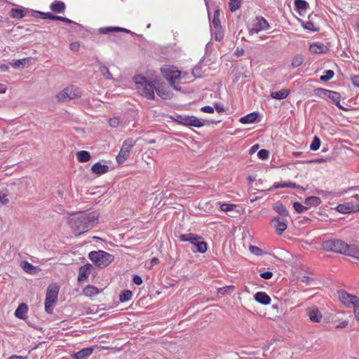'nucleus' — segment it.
<instances>
[{"label": "nucleus", "instance_id": "obj_1", "mask_svg": "<svg viewBox=\"0 0 359 359\" xmlns=\"http://www.w3.org/2000/svg\"><path fill=\"white\" fill-rule=\"evenodd\" d=\"M73 216L70 218L69 224L71 229L76 236H79L89 230L90 226H93L98 221V215L96 213L81 212L78 216L72 214Z\"/></svg>", "mask_w": 359, "mask_h": 359}, {"label": "nucleus", "instance_id": "obj_2", "mask_svg": "<svg viewBox=\"0 0 359 359\" xmlns=\"http://www.w3.org/2000/svg\"><path fill=\"white\" fill-rule=\"evenodd\" d=\"M161 72L170 85L172 86L175 90H177L180 89L175 86V83L180 81L182 79L185 78L187 75L186 73L180 72L175 66L170 65H163L162 68H161Z\"/></svg>", "mask_w": 359, "mask_h": 359}, {"label": "nucleus", "instance_id": "obj_3", "mask_svg": "<svg viewBox=\"0 0 359 359\" xmlns=\"http://www.w3.org/2000/svg\"><path fill=\"white\" fill-rule=\"evenodd\" d=\"M133 81L137 86V89L140 94L144 95L149 100H154L155 98V86L152 83L147 81V79L140 74L135 76Z\"/></svg>", "mask_w": 359, "mask_h": 359}, {"label": "nucleus", "instance_id": "obj_4", "mask_svg": "<svg viewBox=\"0 0 359 359\" xmlns=\"http://www.w3.org/2000/svg\"><path fill=\"white\" fill-rule=\"evenodd\" d=\"M88 259H90L97 268H106L114 260V256L103 251H92L88 253Z\"/></svg>", "mask_w": 359, "mask_h": 359}, {"label": "nucleus", "instance_id": "obj_5", "mask_svg": "<svg viewBox=\"0 0 359 359\" xmlns=\"http://www.w3.org/2000/svg\"><path fill=\"white\" fill-rule=\"evenodd\" d=\"M323 248L326 251L348 255L349 245L341 241L340 239H330L323 243Z\"/></svg>", "mask_w": 359, "mask_h": 359}, {"label": "nucleus", "instance_id": "obj_6", "mask_svg": "<svg viewBox=\"0 0 359 359\" xmlns=\"http://www.w3.org/2000/svg\"><path fill=\"white\" fill-rule=\"evenodd\" d=\"M60 287L54 283L48 287L45 300V310L48 313H52L54 306L57 302Z\"/></svg>", "mask_w": 359, "mask_h": 359}, {"label": "nucleus", "instance_id": "obj_7", "mask_svg": "<svg viewBox=\"0 0 359 359\" xmlns=\"http://www.w3.org/2000/svg\"><path fill=\"white\" fill-rule=\"evenodd\" d=\"M82 93L78 86H69L56 95L58 102H65L67 100L81 97Z\"/></svg>", "mask_w": 359, "mask_h": 359}, {"label": "nucleus", "instance_id": "obj_8", "mask_svg": "<svg viewBox=\"0 0 359 359\" xmlns=\"http://www.w3.org/2000/svg\"><path fill=\"white\" fill-rule=\"evenodd\" d=\"M179 239L181 242H189L195 245L197 251L199 252L204 253L207 252V243L201 241L202 238L200 236L193 233L182 234Z\"/></svg>", "mask_w": 359, "mask_h": 359}, {"label": "nucleus", "instance_id": "obj_9", "mask_svg": "<svg viewBox=\"0 0 359 359\" xmlns=\"http://www.w3.org/2000/svg\"><path fill=\"white\" fill-rule=\"evenodd\" d=\"M136 141L133 140V138H127L123 141V143L121 147L119 154L116 156V160L118 163H123L125 160L128 159L131 149L135 144Z\"/></svg>", "mask_w": 359, "mask_h": 359}, {"label": "nucleus", "instance_id": "obj_10", "mask_svg": "<svg viewBox=\"0 0 359 359\" xmlns=\"http://www.w3.org/2000/svg\"><path fill=\"white\" fill-rule=\"evenodd\" d=\"M270 25L266 19L263 17H257L252 21V27L250 29V34L258 33L260 31L267 30Z\"/></svg>", "mask_w": 359, "mask_h": 359}, {"label": "nucleus", "instance_id": "obj_11", "mask_svg": "<svg viewBox=\"0 0 359 359\" xmlns=\"http://www.w3.org/2000/svg\"><path fill=\"white\" fill-rule=\"evenodd\" d=\"M320 90L323 91L327 97L332 100L337 107L340 108L343 111H348V108L341 105V95L340 93L330 90L320 89Z\"/></svg>", "mask_w": 359, "mask_h": 359}, {"label": "nucleus", "instance_id": "obj_12", "mask_svg": "<svg viewBox=\"0 0 359 359\" xmlns=\"http://www.w3.org/2000/svg\"><path fill=\"white\" fill-rule=\"evenodd\" d=\"M337 210L344 214L358 212V211H359V205L353 203V201H348L345 202V203L338 205Z\"/></svg>", "mask_w": 359, "mask_h": 359}, {"label": "nucleus", "instance_id": "obj_13", "mask_svg": "<svg viewBox=\"0 0 359 359\" xmlns=\"http://www.w3.org/2000/svg\"><path fill=\"white\" fill-rule=\"evenodd\" d=\"M339 298L341 303H343L346 307H353L355 304L357 296L347 293L344 290H340L338 292Z\"/></svg>", "mask_w": 359, "mask_h": 359}, {"label": "nucleus", "instance_id": "obj_14", "mask_svg": "<svg viewBox=\"0 0 359 359\" xmlns=\"http://www.w3.org/2000/svg\"><path fill=\"white\" fill-rule=\"evenodd\" d=\"M181 123L186 126H195V128H201V126L204 125V121L198 119L194 116H188L181 118Z\"/></svg>", "mask_w": 359, "mask_h": 359}, {"label": "nucleus", "instance_id": "obj_15", "mask_svg": "<svg viewBox=\"0 0 359 359\" xmlns=\"http://www.w3.org/2000/svg\"><path fill=\"white\" fill-rule=\"evenodd\" d=\"M271 224L276 229L278 235H281L287 228V222L285 219H281L278 217H273Z\"/></svg>", "mask_w": 359, "mask_h": 359}, {"label": "nucleus", "instance_id": "obj_16", "mask_svg": "<svg viewBox=\"0 0 359 359\" xmlns=\"http://www.w3.org/2000/svg\"><path fill=\"white\" fill-rule=\"evenodd\" d=\"M309 319L313 322H320L323 315L316 306H311L306 309Z\"/></svg>", "mask_w": 359, "mask_h": 359}, {"label": "nucleus", "instance_id": "obj_17", "mask_svg": "<svg viewBox=\"0 0 359 359\" xmlns=\"http://www.w3.org/2000/svg\"><path fill=\"white\" fill-rule=\"evenodd\" d=\"M93 269V266L90 264H86L83 266H81L79 268V273H78L79 282L85 281V280L89 277L90 271Z\"/></svg>", "mask_w": 359, "mask_h": 359}, {"label": "nucleus", "instance_id": "obj_18", "mask_svg": "<svg viewBox=\"0 0 359 359\" xmlns=\"http://www.w3.org/2000/svg\"><path fill=\"white\" fill-rule=\"evenodd\" d=\"M109 167L107 164H102L100 162H97L92 165L91 171L96 175H102L109 171Z\"/></svg>", "mask_w": 359, "mask_h": 359}, {"label": "nucleus", "instance_id": "obj_19", "mask_svg": "<svg viewBox=\"0 0 359 359\" xmlns=\"http://www.w3.org/2000/svg\"><path fill=\"white\" fill-rule=\"evenodd\" d=\"M309 7V4L304 0H294V9L300 15H304Z\"/></svg>", "mask_w": 359, "mask_h": 359}, {"label": "nucleus", "instance_id": "obj_20", "mask_svg": "<svg viewBox=\"0 0 359 359\" xmlns=\"http://www.w3.org/2000/svg\"><path fill=\"white\" fill-rule=\"evenodd\" d=\"M313 20V14L309 15V20L307 22H304L302 19L298 18V22L301 23V26L303 27L305 29L311 31V32H318L319 31V27H316L315 24L312 21Z\"/></svg>", "mask_w": 359, "mask_h": 359}, {"label": "nucleus", "instance_id": "obj_21", "mask_svg": "<svg viewBox=\"0 0 359 359\" xmlns=\"http://www.w3.org/2000/svg\"><path fill=\"white\" fill-rule=\"evenodd\" d=\"M255 300L257 302L262 304H269L271 302V298L266 292L259 291L257 292L254 295Z\"/></svg>", "mask_w": 359, "mask_h": 359}, {"label": "nucleus", "instance_id": "obj_22", "mask_svg": "<svg viewBox=\"0 0 359 359\" xmlns=\"http://www.w3.org/2000/svg\"><path fill=\"white\" fill-rule=\"evenodd\" d=\"M50 9L56 13H64L66 9V6L64 1H54L50 5Z\"/></svg>", "mask_w": 359, "mask_h": 359}, {"label": "nucleus", "instance_id": "obj_23", "mask_svg": "<svg viewBox=\"0 0 359 359\" xmlns=\"http://www.w3.org/2000/svg\"><path fill=\"white\" fill-rule=\"evenodd\" d=\"M28 311V306L27 304L22 303L18 305L15 309L14 314L20 319H25L26 314Z\"/></svg>", "mask_w": 359, "mask_h": 359}, {"label": "nucleus", "instance_id": "obj_24", "mask_svg": "<svg viewBox=\"0 0 359 359\" xmlns=\"http://www.w3.org/2000/svg\"><path fill=\"white\" fill-rule=\"evenodd\" d=\"M93 353V348H86L81 349L74 354L75 359H87L89 355Z\"/></svg>", "mask_w": 359, "mask_h": 359}, {"label": "nucleus", "instance_id": "obj_25", "mask_svg": "<svg viewBox=\"0 0 359 359\" xmlns=\"http://www.w3.org/2000/svg\"><path fill=\"white\" fill-rule=\"evenodd\" d=\"M258 117V114L256 112H251L250 114L245 115L244 116H241L239 120V122L243 124H249L253 123L256 121Z\"/></svg>", "mask_w": 359, "mask_h": 359}, {"label": "nucleus", "instance_id": "obj_26", "mask_svg": "<svg viewBox=\"0 0 359 359\" xmlns=\"http://www.w3.org/2000/svg\"><path fill=\"white\" fill-rule=\"evenodd\" d=\"M76 157L79 162L86 163L90 159L91 156L88 151L81 150L76 154Z\"/></svg>", "mask_w": 359, "mask_h": 359}, {"label": "nucleus", "instance_id": "obj_27", "mask_svg": "<svg viewBox=\"0 0 359 359\" xmlns=\"http://www.w3.org/2000/svg\"><path fill=\"white\" fill-rule=\"evenodd\" d=\"M100 290L96 286L94 285H87L83 290V294L87 297H93L98 294Z\"/></svg>", "mask_w": 359, "mask_h": 359}, {"label": "nucleus", "instance_id": "obj_28", "mask_svg": "<svg viewBox=\"0 0 359 359\" xmlns=\"http://www.w3.org/2000/svg\"><path fill=\"white\" fill-rule=\"evenodd\" d=\"M290 90L286 89H282L279 91H273L271 93V97L277 100L285 99L288 97Z\"/></svg>", "mask_w": 359, "mask_h": 359}, {"label": "nucleus", "instance_id": "obj_29", "mask_svg": "<svg viewBox=\"0 0 359 359\" xmlns=\"http://www.w3.org/2000/svg\"><path fill=\"white\" fill-rule=\"evenodd\" d=\"M25 15V11L22 8H12L10 10V16L16 18L20 19L24 18Z\"/></svg>", "mask_w": 359, "mask_h": 359}, {"label": "nucleus", "instance_id": "obj_30", "mask_svg": "<svg viewBox=\"0 0 359 359\" xmlns=\"http://www.w3.org/2000/svg\"><path fill=\"white\" fill-rule=\"evenodd\" d=\"M155 91L156 94L163 100L170 99L171 97L170 92L163 88V87H156Z\"/></svg>", "mask_w": 359, "mask_h": 359}, {"label": "nucleus", "instance_id": "obj_31", "mask_svg": "<svg viewBox=\"0 0 359 359\" xmlns=\"http://www.w3.org/2000/svg\"><path fill=\"white\" fill-rule=\"evenodd\" d=\"M321 203V200L320 198V197H317V196H309V197H307L305 199V204L308 206H317V205H320Z\"/></svg>", "mask_w": 359, "mask_h": 359}, {"label": "nucleus", "instance_id": "obj_32", "mask_svg": "<svg viewBox=\"0 0 359 359\" xmlns=\"http://www.w3.org/2000/svg\"><path fill=\"white\" fill-rule=\"evenodd\" d=\"M100 32L101 33H104V34H107V33H109L111 32H128L129 31L126 29H123V27H102L100 29Z\"/></svg>", "mask_w": 359, "mask_h": 359}, {"label": "nucleus", "instance_id": "obj_33", "mask_svg": "<svg viewBox=\"0 0 359 359\" xmlns=\"http://www.w3.org/2000/svg\"><path fill=\"white\" fill-rule=\"evenodd\" d=\"M309 51L314 53H320L324 52L325 47L323 44L314 43L310 45Z\"/></svg>", "mask_w": 359, "mask_h": 359}, {"label": "nucleus", "instance_id": "obj_34", "mask_svg": "<svg viewBox=\"0 0 359 359\" xmlns=\"http://www.w3.org/2000/svg\"><path fill=\"white\" fill-rule=\"evenodd\" d=\"M133 296V293L131 290H126L121 292L119 299L121 302H126V301H128L131 299Z\"/></svg>", "mask_w": 359, "mask_h": 359}, {"label": "nucleus", "instance_id": "obj_35", "mask_svg": "<svg viewBox=\"0 0 359 359\" xmlns=\"http://www.w3.org/2000/svg\"><path fill=\"white\" fill-rule=\"evenodd\" d=\"M274 210H276V211L278 213L283 215V217H287V215H288V212H287L285 206L281 203L276 204V205L274 206Z\"/></svg>", "mask_w": 359, "mask_h": 359}, {"label": "nucleus", "instance_id": "obj_36", "mask_svg": "<svg viewBox=\"0 0 359 359\" xmlns=\"http://www.w3.org/2000/svg\"><path fill=\"white\" fill-rule=\"evenodd\" d=\"M21 266L25 272L28 273H33V270L35 269V266L32 265V264L29 263L27 261L21 262Z\"/></svg>", "mask_w": 359, "mask_h": 359}, {"label": "nucleus", "instance_id": "obj_37", "mask_svg": "<svg viewBox=\"0 0 359 359\" xmlns=\"http://www.w3.org/2000/svg\"><path fill=\"white\" fill-rule=\"evenodd\" d=\"M295 188V183L292 182H276L273 184V188L279 189V188Z\"/></svg>", "mask_w": 359, "mask_h": 359}, {"label": "nucleus", "instance_id": "obj_38", "mask_svg": "<svg viewBox=\"0 0 359 359\" xmlns=\"http://www.w3.org/2000/svg\"><path fill=\"white\" fill-rule=\"evenodd\" d=\"M219 15V11L217 10L214 14V17H213L212 21V25L215 27V30L221 29Z\"/></svg>", "mask_w": 359, "mask_h": 359}, {"label": "nucleus", "instance_id": "obj_39", "mask_svg": "<svg viewBox=\"0 0 359 359\" xmlns=\"http://www.w3.org/2000/svg\"><path fill=\"white\" fill-rule=\"evenodd\" d=\"M303 62L304 57L302 55H297L293 57L291 65L294 68H297V67L302 65Z\"/></svg>", "mask_w": 359, "mask_h": 359}, {"label": "nucleus", "instance_id": "obj_40", "mask_svg": "<svg viewBox=\"0 0 359 359\" xmlns=\"http://www.w3.org/2000/svg\"><path fill=\"white\" fill-rule=\"evenodd\" d=\"M241 5V0H230L229 2V6L231 11H235L240 8Z\"/></svg>", "mask_w": 359, "mask_h": 359}, {"label": "nucleus", "instance_id": "obj_41", "mask_svg": "<svg viewBox=\"0 0 359 359\" xmlns=\"http://www.w3.org/2000/svg\"><path fill=\"white\" fill-rule=\"evenodd\" d=\"M334 72L333 70H331V69L326 70L325 74H323V76H321L320 77V80L322 81H330V79H331L332 77H334Z\"/></svg>", "mask_w": 359, "mask_h": 359}, {"label": "nucleus", "instance_id": "obj_42", "mask_svg": "<svg viewBox=\"0 0 359 359\" xmlns=\"http://www.w3.org/2000/svg\"><path fill=\"white\" fill-rule=\"evenodd\" d=\"M348 256H351L359 259V247L349 246Z\"/></svg>", "mask_w": 359, "mask_h": 359}, {"label": "nucleus", "instance_id": "obj_43", "mask_svg": "<svg viewBox=\"0 0 359 359\" xmlns=\"http://www.w3.org/2000/svg\"><path fill=\"white\" fill-rule=\"evenodd\" d=\"M320 140L318 137L315 136L310 144V149L316 151L320 149Z\"/></svg>", "mask_w": 359, "mask_h": 359}, {"label": "nucleus", "instance_id": "obj_44", "mask_svg": "<svg viewBox=\"0 0 359 359\" xmlns=\"http://www.w3.org/2000/svg\"><path fill=\"white\" fill-rule=\"evenodd\" d=\"M220 209L223 210L224 212H228V211H231L235 210L236 205L235 204H228V203H220Z\"/></svg>", "mask_w": 359, "mask_h": 359}, {"label": "nucleus", "instance_id": "obj_45", "mask_svg": "<svg viewBox=\"0 0 359 359\" xmlns=\"http://www.w3.org/2000/svg\"><path fill=\"white\" fill-rule=\"evenodd\" d=\"M293 206L296 212L298 213H302L304 211L308 209V206L302 205V203H300L299 201H295L293 204Z\"/></svg>", "mask_w": 359, "mask_h": 359}, {"label": "nucleus", "instance_id": "obj_46", "mask_svg": "<svg viewBox=\"0 0 359 359\" xmlns=\"http://www.w3.org/2000/svg\"><path fill=\"white\" fill-rule=\"evenodd\" d=\"M39 15L40 18L43 19H50V20H57L59 18V16H57V15H54L51 13H39Z\"/></svg>", "mask_w": 359, "mask_h": 359}, {"label": "nucleus", "instance_id": "obj_47", "mask_svg": "<svg viewBox=\"0 0 359 359\" xmlns=\"http://www.w3.org/2000/svg\"><path fill=\"white\" fill-rule=\"evenodd\" d=\"M353 309V314L357 321L359 322V298L357 297L355 304L352 307Z\"/></svg>", "mask_w": 359, "mask_h": 359}, {"label": "nucleus", "instance_id": "obj_48", "mask_svg": "<svg viewBox=\"0 0 359 359\" xmlns=\"http://www.w3.org/2000/svg\"><path fill=\"white\" fill-rule=\"evenodd\" d=\"M235 290V286L229 285V286H226V287H219L217 290V293L221 294H226L228 290Z\"/></svg>", "mask_w": 359, "mask_h": 359}, {"label": "nucleus", "instance_id": "obj_49", "mask_svg": "<svg viewBox=\"0 0 359 359\" xmlns=\"http://www.w3.org/2000/svg\"><path fill=\"white\" fill-rule=\"evenodd\" d=\"M100 71L104 76H105L107 79H112V74L109 72V69L106 67V66H102L100 68Z\"/></svg>", "mask_w": 359, "mask_h": 359}, {"label": "nucleus", "instance_id": "obj_50", "mask_svg": "<svg viewBox=\"0 0 359 359\" xmlns=\"http://www.w3.org/2000/svg\"><path fill=\"white\" fill-rule=\"evenodd\" d=\"M269 151L266 149H260L257 154L258 157L261 159H266L269 156Z\"/></svg>", "mask_w": 359, "mask_h": 359}, {"label": "nucleus", "instance_id": "obj_51", "mask_svg": "<svg viewBox=\"0 0 359 359\" xmlns=\"http://www.w3.org/2000/svg\"><path fill=\"white\" fill-rule=\"evenodd\" d=\"M25 59H23V60H14L13 62H12L11 63V65H12V67L15 69H18L20 67V65H23L24 62H25Z\"/></svg>", "mask_w": 359, "mask_h": 359}, {"label": "nucleus", "instance_id": "obj_52", "mask_svg": "<svg viewBox=\"0 0 359 359\" xmlns=\"http://www.w3.org/2000/svg\"><path fill=\"white\" fill-rule=\"evenodd\" d=\"M249 250L253 254H255V255H261L262 253V249L260 248L256 247V246H250L249 248Z\"/></svg>", "mask_w": 359, "mask_h": 359}, {"label": "nucleus", "instance_id": "obj_53", "mask_svg": "<svg viewBox=\"0 0 359 359\" xmlns=\"http://www.w3.org/2000/svg\"><path fill=\"white\" fill-rule=\"evenodd\" d=\"M109 123L111 128H117L120 123V121L118 118H113L109 119Z\"/></svg>", "mask_w": 359, "mask_h": 359}, {"label": "nucleus", "instance_id": "obj_54", "mask_svg": "<svg viewBox=\"0 0 359 359\" xmlns=\"http://www.w3.org/2000/svg\"><path fill=\"white\" fill-rule=\"evenodd\" d=\"M0 203L3 205H6L8 203L6 194L2 192H0Z\"/></svg>", "mask_w": 359, "mask_h": 359}, {"label": "nucleus", "instance_id": "obj_55", "mask_svg": "<svg viewBox=\"0 0 359 359\" xmlns=\"http://www.w3.org/2000/svg\"><path fill=\"white\" fill-rule=\"evenodd\" d=\"M133 281L137 285H140V284L142 283V277L139 276V275L136 274L133 276Z\"/></svg>", "mask_w": 359, "mask_h": 359}, {"label": "nucleus", "instance_id": "obj_56", "mask_svg": "<svg viewBox=\"0 0 359 359\" xmlns=\"http://www.w3.org/2000/svg\"><path fill=\"white\" fill-rule=\"evenodd\" d=\"M214 108H215L217 112H224L225 111L223 104L221 103H215Z\"/></svg>", "mask_w": 359, "mask_h": 359}, {"label": "nucleus", "instance_id": "obj_57", "mask_svg": "<svg viewBox=\"0 0 359 359\" xmlns=\"http://www.w3.org/2000/svg\"><path fill=\"white\" fill-rule=\"evenodd\" d=\"M201 111L206 113H213L214 107L210 106H205L201 107Z\"/></svg>", "mask_w": 359, "mask_h": 359}, {"label": "nucleus", "instance_id": "obj_58", "mask_svg": "<svg viewBox=\"0 0 359 359\" xmlns=\"http://www.w3.org/2000/svg\"><path fill=\"white\" fill-rule=\"evenodd\" d=\"M260 276L263 278L269 279L273 277V273L270 271L263 272L260 273Z\"/></svg>", "mask_w": 359, "mask_h": 359}, {"label": "nucleus", "instance_id": "obj_59", "mask_svg": "<svg viewBox=\"0 0 359 359\" xmlns=\"http://www.w3.org/2000/svg\"><path fill=\"white\" fill-rule=\"evenodd\" d=\"M223 36L224 35L222 33L221 29L215 30V38L216 40L220 41L222 39H223Z\"/></svg>", "mask_w": 359, "mask_h": 359}, {"label": "nucleus", "instance_id": "obj_60", "mask_svg": "<svg viewBox=\"0 0 359 359\" xmlns=\"http://www.w3.org/2000/svg\"><path fill=\"white\" fill-rule=\"evenodd\" d=\"M80 47V44L78 42H74L70 43V49L74 51H78Z\"/></svg>", "mask_w": 359, "mask_h": 359}, {"label": "nucleus", "instance_id": "obj_61", "mask_svg": "<svg viewBox=\"0 0 359 359\" xmlns=\"http://www.w3.org/2000/svg\"><path fill=\"white\" fill-rule=\"evenodd\" d=\"M351 80L355 86L359 87V76H352Z\"/></svg>", "mask_w": 359, "mask_h": 359}, {"label": "nucleus", "instance_id": "obj_62", "mask_svg": "<svg viewBox=\"0 0 359 359\" xmlns=\"http://www.w3.org/2000/svg\"><path fill=\"white\" fill-rule=\"evenodd\" d=\"M57 20L59 21H62L63 22H67V23H72V22H74L73 21L71 20V19H69L68 18H65V17L59 16V18H57Z\"/></svg>", "mask_w": 359, "mask_h": 359}, {"label": "nucleus", "instance_id": "obj_63", "mask_svg": "<svg viewBox=\"0 0 359 359\" xmlns=\"http://www.w3.org/2000/svg\"><path fill=\"white\" fill-rule=\"evenodd\" d=\"M9 69V67L8 65L2 64L0 65V71H2L3 72H6Z\"/></svg>", "mask_w": 359, "mask_h": 359}, {"label": "nucleus", "instance_id": "obj_64", "mask_svg": "<svg viewBox=\"0 0 359 359\" xmlns=\"http://www.w3.org/2000/svg\"><path fill=\"white\" fill-rule=\"evenodd\" d=\"M7 90L6 86L1 84L0 83V93H5Z\"/></svg>", "mask_w": 359, "mask_h": 359}]
</instances>
